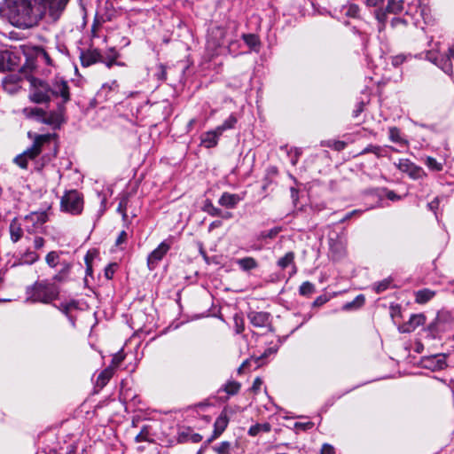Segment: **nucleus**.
<instances>
[{"label":"nucleus","mask_w":454,"mask_h":454,"mask_svg":"<svg viewBox=\"0 0 454 454\" xmlns=\"http://www.w3.org/2000/svg\"><path fill=\"white\" fill-rule=\"evenodd\" d=\"M343 11L345 12V14L347 16L356 18L358 15L359 7L355 4H349L348 5L343 6Z\"/></svg>","instance_id":"de8ad7c7"},{"label":"nucleus","mask_w":454,"mask_h":454,"mask_svg":"<svg viewBox=\"0 0 454 454\" xmlns=\"http://www.w3.org/2000/svg\"><path fill=\"white\" fill-rule=\"evenodd\" d=\"M364 301H365L364 296L363 294H359L355 298L354 301L345 303L343 305V309L350 310L353 309L360 308L361 306L364 305Z\"/></svg>","instance_id":"4c0bfd02"},{"label":"nucleus","mask_w":454,"mask_h":454,"mask_svg":"<svg viewBox=\"0 0 454 454\" xmlns=\"http://www.w3.org/2000/svg\"><path fill=\"white\" fill-rule=\"evenodd\" d=\"M61 210L71 215H80L83 209V197L76 190L65 192L60 200Z\"/></svg>","instance_id":"0eeeda50"},{"label":"nucleus","mask_w":454,"mask_h":454,"mask_svg":"<svg viewBox=\"0 0 454 454\" xmlns=\"http://www.w3.org/2000/svg\"><path fill=\"white\" fill-rule=\"evenodd\" d=\"M220 137L221 134L217 133L216 129L207 131L200 136V145L207 149L215 147Z\"/></svg>","instance_id":"6ab92c4d"},{"label":"nucleus","mask_w":454,"mask_h":454,"mask_svg":"<svg viewBox=\"0 0 454 454\" xmlns=\"http://www.w3.org/2000/svg\"><path fill=\"white\" fill-rule=\"evenodd\" d=\"M447 355L443 353L424 356L420 360L421 367L432 372L441 371L447 367Z\"/></svg>","instance_id":"f8f14e48"},{"label":"nucleus","mask_w":454,"mask_h":454,"mask_svg":"<svg viewBox=\"0 0 454 454\" xmlns=\"http://www.w3.org/2000/svg\"><path fill=\"white\" fill-rule=\"evenodd\" d=\"M410 176L414 179L423 178L427 176L422 168L413 165L409 170Z\"/></svg>","instance_id":"8fccbe9b"},{"label":"nucleus","mask_w":454,"mask_h":454,"mask_svg":"<svg viewBox=\"0 0 454 454\" xmlns=\"http://www.w3.org/2000/svg\"><path fill=\"white\" fill-rule=\"evenodd\" d=\"M282 231L281 227H273L268 231H262L257 235V240L274 239Z\"/></svg>","instance_id":"7c9ffc66"},{"label":"nucleus","mask_w":454,"mask_h":454,"mask_svg":"<svg viewBox=\"0 0 454 454\" xmlns=\"http://www.w3.org/2000/svg\"><path fill=\"white\" fill-rule=\"evenodd\" d=\"M240 387V383L234 380H229L223 385V390L229 395H234L239 393Z\"/></svg>","instance_id":"f704fd0d"},{"label":"nucleus","mask_w":454,"mask_h":454,"mask_svg":"<svg viewBox=\"0 0 454 454\" xmlns=\"http://www.w3.org/2000/svg\"><path fill=\"white\" fill-rule=\"evenodd\" d=\"M80 59L82 66L86 67L98 62H104V56L96 49L81 51Z\"/></svg>","instance_id":"4468645a"},{"label":"nucleus","mask_w":454,"mask_h":454,"mask_svg":"<svg viewBox=\"0 0 454 454\" xmlns=\"http://www.w3.org/2000/svg\"><path fill=\"white\" fill-rule=\"evenodd\" d=\"M392 284V279L390 278H385L381 281H379L373 285V289L377 294H381L384 291L390 288Z\"/></svg>","instance_id":"a19ab883"},{"label":"nucleus","mask_w":454,"mask_h":454,"mask_svg":"<svg viewBox=\"0 0 454 454\" xmlns=\"http://www.w3.org/2000/svg\"><path fill=\"white\" fill-rule=\"evenodd\" d=\"M428 59L439 67L445 74H452L451 58L449 52L445 55H439L434 59H432L431 57H428Z\"/></svg>","instance_id":"4be33fe9"},{"label":"nucleus","mask_w":454,"mask_h":454,"mask_svg":"<svg viewBox=\"0 0 454 454\" xmlns=\"http://www.w3.org/2000/svg\"><path fill=\"white\" fill-rule=\"evenodd\" d=\"M247 317L254 327H265L270 322V314L265 311H250Z\"/></svg>","instance_id":"f3484780"},{"label":"nucleus","mask_w":454,"mask_h":454,"mask_svg":"<svg viewBox=\"0 0 454 454\" xmlns=\"http://www.w3.org/2000/svg\"><path fill=\"white\" fill-rule=\"evenodd\" d=\"M79 303L75 300H72L70 301L62 302L59 309L62 313H64L66 316H68L69 312L73 309H78Z\"/></svg>","instance_id":"37998d69"},{"label":"nucleus","mask_w":454,"mask_h":454,"mask_svg":"<svg viewBox=\"0 0 454 454\" xmlns=\"http://www.w3.org/2000/svg\"><path fill=\"white\" fill-rule=\"evenodd\" d=\"M240 38L244 43L249 48L250 51L259 52L261 47V41L257 35L249 33L240 35Z\"/></svg>","instance_id":"393cba45"},{"label":"nucleus","mask_w":454,"mask_h":454,"mask_svg":"<svg viewBox=\"0 0 454 454\" xmlns=\"http://www.w3.org/2000/svg\"><path fill=\"white\" fill-rule=\"evenodd\" d=\"M203 210L211 216L222 215V210L218 207H215L210 200L206 201Z\"/></svg>","instance_id":"49530a36"},{"label":"nucleus","mask_w":454,"mask_h":454,"mask_svg":"<svg viewBox=\"0 0 454 454\" xmlns=\"http://www.w3.org/2000/svg\"><path fill=\"white\" fill-rule=\"evenodd\" d=\"M45 262L51 268H55L57 265H60L59 253L56 251H51L45 257Z\"/></svg>","instance_id":"e433bc0d"},{"label":"nucleus","mask_w":454,"mask_h":454,"mask_svg":"<svg viewBox=\"0 0 454 454\" xmlns=\"http://www.w3.org/2000/svg\"><path fill=\"white\" fill-rule=\"evenodd\" d=\"M27 300L32 302L51 303L56 300L59 294V289L55 283L49 280L36 281L34 285L27 287Z\"/></svg>","instance_id":"39448f33"},{"label":"nucleus","mask_w":454,"mask_h":454,"mask_svg":"<svg viewBox=\"0 0 454 454\" xmlns=\"http://www.w3.org/2000/svg\"><path fill=\"white\" fill-rule=\"evenodd\" d=\"M172 245L170 239L163 240L153 251H152L147 257V266L150 270H154L158 263L168 252Z\"/></svg>","instance_id":"9d476101"},{"label":"nucleus","mask_w":454,"mask_h":454,"mask_svg":"<svg viewBox=\"0 0 454 454\" xmlns=\"http://www.w3.org/2000/svg\"><path fill=\"white\" fill-rule=\"evenodd\" d=\"M52 140L53 135L51 134L36 136L32 145L22 153L15 157V163L22 168H28L29 164H31L34 169L41 170L51 160V157L49 155H43L40 160H37V158L45 149L51 150V147H55ZM53 149V156L55 157L57 151L56 148Z\"/></svg>","instance_id":"f257e3e1"},{"label":"nucleus","mask_w":454,"mask_h":454,"mask_svg":"<svg viewBox=\"0 0 454 454\" xmlns=\"http://www.w3.org/2000/svg\"><path fill=\"white\" fill-rule=\"evenodd\" d=\"M127 205H128V198L124 196L120 200L119 205L117 207L118 213H120L122 215L123 219L127 218V213H126Z\"/></svg>","instance_id":"603ef678"},{"label":"nucleus","mask_w":454,"mask_h":454,"mask_svg":"<svg viewBox=\"0 0 454 454\" xmlns=\"http://www.w3.org/2000/svg\"><path fill=\"white\" fill-rule=\"evenodd\" d=\"M231 443L228 441H223L218 445L213 446V450L217 454H231Z\"/></svg>","instance_id":"79ce46f5"},{"label":"nucleus","mask_w":454,"mask_h":454,"mask_svg":"<svg viewBox=\"0 0 454 454\" xmlns=\"http://www.w3.org/2000/svg\"><path fill=\"white\" fill-rule=\"evenodd\" d=\"M426 317L423 314H413L410 319L398 326L400 333H408L413 332L417 327L425 324Z\"/></svg>","instance_id":"dca6fc26"},{"label":"nucleus","mask_w":454,"mask_h":454,"mask_svg":"<svg viewBox=\"0 0 454 454\" xmlns=\"http://www.w3.org/2000/svg\"><path fill=\"white\" fill-rule=\"evenodd\" d=\"M424 163L431 171L439 172L442 171L443 168V164L437 161L434 158L431 156L426 157V159L424 160Z\"/></svg>","instance_id":"c9c22d12"},{"label":"nucleus","mask_w":454,"mask_h":454,"mask_svg":"<svg viewBox=\"0 0 454 454\" xmlns=\"http://www.w3.org/2000/svg\"><path fill=\"white\" fill-rule=\"evenodd\" d=\"M385 151L386 149L380 145H369L363 151H361L359 154L363 155L366 153H373L377 157H382L386 155Z\"/></svg>","instance_id":"72a5a7b5"},{"label":"nucleus","mask_w":454,"mask_h":454,"mask_svg":"<svg viewBox=\"0 0 454 454\" xmlns=\"http://www.w3.org/2000/svg\"><path fill=\"white\" fill-rule=\"evenodd\" d=\"M403 2L402 0L395 1V0H388L387 6V12H392V13H398L402 12L403 6Z\"/></svg>","instance_id":"c03bdc74"},{"label":"nucleus","mask_w":454,"mask_h":454,"mask_svg":"<svg viewBox=\"0 0 454 454\" xmlns=\"http://www.w3.org/2000/svg\"><path fill=\"white\" fill-rule=\"evenodd\" d=\"M70 0H34L38 22L45 20L48 22L58 21L64 13Z\"/></svg>","instance_id":"20e7f679"},{"label":"nucleus","mask_w":454,"mask_h":454,"mask_svg":"<svg viewBox=\"0 0 454 454\" xmlns=\"http://www.w3.org/2000/svg\"><path fill=\"white\" fill-rule=\"evenodd\" d=\"M128 239V233L125 231H121L115 241V246L120 247L124 244Z\"/></svg>","instance_id":"e2e57ef3"},{"label":"nucleus","mask_w":454,"mask_h":454,"mask_svg":"<svg viewBox=\"0 0 454 454\" xmlns=\"http://www.w3.org/2000/svg\"><path fill=\"white\" fill-rule=\"evenodd\" d=\"M388 137L393 143L402 146L408 145V141L402 136L401 130L396 127H390L388 129Z\"/></svg>","instance_id":"cd10ccee"},{"label":"nucleus","mask_w":454,"mask_h":454,"mask_svg":"<svg viewBox=\"0 0 454 454\" xmlns=\"http://www.w3.org/2000/svg\"><path fill=\"white\" fill-rule=\"evenodd\" d=\"M1 12L17 27L29 28L38 24L34 0H5Z\"/></svg>","instance_id":"f03ea898"},{"label":"nucleus","mask_w":454,"mask_h":454,"mask_svg":"<svg viewBox=\"0 0 454 454\" xmlns=\"http://www.w3.org/2000/svg\"><path fill=\"white\" fill-rule=\"evenodd\" d=\"M314 291L315 286L309 281L303 282L299 288V294L302 296H309L313 294Z\"/></svg>","instance_id":"a18cd8bd"},{"label":"nucleus","mask_w":454,"mask_h":454,"mask_svg":"<svg viewBox=\"0 0 454 454\" xmlns=\"http://www.w3.org/2000/svg\"><path fill=\"white\" fill-rule=\"evenodd\" d=\"M428 12H429V9L427 7H426V6L420 7V14L426 23H430V21H431V17H430Z\"/></svg>","instance_id":"774afa93"},{"label":"nucleus","mask_w":454,"mask_h":454,"mask_svg":"<svg viewBox=\"0 0 454 454\" xmlns=\"http://www.w3.org/2000/svg\"><path fill=\"white\" fill-rule=\"evenodd\" d=\"M124 358H125V356L121 351L115 353L112 358V362L109 366H112L114 370L116 367H118L122 363Z\"/></svg>","instance_id":"864d4df0"},{"label":"nucleus","mask_w":454,"mask_h":454,"mask_svg":"<svg viewBox=\"0 0 454 454\" xmlns=\"http://www.w3.org/2000/svg\"><path fill=\"white\" fill-rule=\"evenodd\" d=\"M406 59V57L403 54L392 57L391 63L394 67H397L402 65Z\"/></svg>","instance_id":"680f3d73"},{"label":"nucleus","mask_w":454,"mask_h":454,"mask_svg":"<svg viewBox=\"0 0 454 454\" xmlns=\"http://www.w3.org/2000/svg\"><path fill=\"white\" fill-rule=\"evenodd\" d=\"M243 43L240 41V35H238V31L235 34H231L227 43L228 52L236 57L242 53Z\"/></svg>","instance_id":"412c9836"},{"label":"nucleus","mask_w":454,"mask_h":454,"mask_svg":"<svg viewBox=\"0 0 454 454\" xmlns=\"http://www.w3.org/2000/svg\"><path fill=\"white\" fill-rule=\"evenodd\" d=\"M313 427H314V423L311 422V421H308V422H296L294 424V427L296 429L302 430V431L309 430Z\"/></svg>","instance_id":"13d9d810"},{"label":"nucleus","mask_w":454,"mask_h":454,"mask_svg":"<svg viewBox=\"0 0 454 454\" xmlns=\"http://www.w3.org/2000/svg\"><path fill=\"white\" fill-rule=\"evenodd\" d=\"M73 264L67 261H61L59 270L53 276L54 283H65L69 280Z\"/></svg>","instance_id":"aec40b11"},{"label":"nucleus","mask_w":454,"mask_h":454,"mask_svg":"<svg viewBox=\"0 0 454 454\" xmlns=\"http://www.w3.org/2000/svg\"><path fill=\"white\" fill-rule=\"evenodd\" d=\"M271 430V426L270 423H257L255 425H253L249 430L248 434L250 436H256L261 432L268 433Z\"/></svg>","instance_id":"2f4dec72"},{"label":"nucleus","mask_w":454,"mask_h":454,"mask_svg":"<svg viewBox=\"0 0 454 454\" xmlns=\"http://www.w3.org/2000/svg\"><path fill=\"white\" fill-rule=\"evenodd\" d=\"M242 200L243 198L239 194L223 192L218 203L227 208H234Z\"/></svg>","instance_id":"5701e85b"},{"label":"nucleus","mask_w":454,"mask_h":454,"mask_svg":"<svg viewBox=\"0 0 454 454\" xmlns=\"http://www.w3.org/2000/svg\"><path fill=\"white\" fill-rule=\"evenodd\" d=\"M24 221L25 230L32 234L48 221V215L45 211L32 212L24 217Z\"/></svg>","instance_id":"9b49d317"},{"label":"nucleus","mask_w":454,"mask_h":454,"mask_svg":"<svg viewBox=\"0 0 454 454\" xmlns=\"http://www.w3.org/2000/svg\"><path fill=\"white\" fill-rule=\"evenodd\" d=\"M23 114L27 118H32L42 123L50 125L53 129L59 128L61 123L64 121V106L59 103L58 104V111L46 113L39 107H26L23 109Z\"/></svg>","instance_id":"423d86ee"},{"label":"nucleus","mask_w":454,"mask_h":454,"mask_svg":"<svg viewBox=\"0 0 454 454\" xmlns=\"http://www.w3.org/2000/svg\"><path fill=\"white\" fill-rule=\"evenodd\" d=\"M50 96L51 99L61 98V106L69 101L70 94L67 82L60 78L53 80L50 84Z\"/></svg>","instance_id":"1a4fd4ad"},{"label":"nucleus","mask_w":454,"mask_h":454,"mask_svg":"<svg viewBox=\"0 0 454 454\" xmlns=\"http://www.w3.org/2000/svg\"><path fill=\"white\" fill-rule=\"evenodd\" d=\"M233 320H234V324H235L236 333L237 334L241 333L245 329L243 318L238 315H235L233 317Z\"/></svg>","instance_id":"6e6d98bb"},{"label":"nucleus","mask_w":454,"mask_h":454,"mask_svg":"<svg viewBox=\"0 0 454 454\" xmlns=\"http://www.w3.org/2000/svg\"><path fill=\"white\" fill-rule=\"evenodd\" d=\"M10 238L13 243H17L23 236V230L21 224L15 217L11 221L10 227Z\"/></svg>","instance_id":"a878e982"},{"label":"nucleus","mask_w":454,"mask_h":454,"mask_svg":"<svg viewBox=\"0 0 454 454\" xmlns=\"http://www.w3.org/2000/svg\"><path fill=\"white\" fill-rule=\"evenodd\" d=\"M114 370L112 366H108L105 370H103L98 376L96 384L98 387H105L110 379L113 377Z\"/></svg>","instance_id":"c85d7f7f"},{"label":"nucleus","mask_w":454,"mask_h":454,"mask_svg":"<svg viewBox=\"0 0 454 454\" xmlns=\"http://www.w3.org/2000/svg\"><path fill=\"white\" fill-rule=\"evenodd\" d=\"M294 259H295L294 252L289 251V252L286 253L284 256L280 257L277 261V266L280 270H286V268L291 267L292 270L290 272V277H292L294 274H296V272H297V267L295 265Z\"/></svg>","instance_id":"a211bd4d"},{"label":"nucleus","mask_w":454,"mask_h":454,"mask_svg":"<svg viewBox=\"0 0 454 454\" xmlns=\"http://www.w3.org/2000/svg\"><path fill=\"white\" fill-rule=\"evenodd\" d=\"M154 76L159 82H164L167 79V71L166 67L163 64H159L157 66V71L154 74Z\"/></svg>","instance_id":"3c124183"},{"label":"nucleus","mask_w":454,"mask_h":454,"mask_svg":"<svg viewBox=\"0 0 454 454\" xmlns=\"http://www.w3.org/2000/svg\"><path fill=\"white\" fill-rule=\"evenodd\" d=\"M320 454H335V449L329 443H324L322 445Z\"/></svg>","instance_id":"69168bd1"},{"label":"nucleus","mask_w":454,"mask_h":454,"mask_svg":"<svg viewBox=\"0 0 454 454\" xmlns=\"http://www.w3.org/2000/svg\"><path fill=\"white\" fill-rule=\"evenodd\" d=\"M237 122H238V119L232 114L223 122V124H221L215 128L216 131L218 134H221V136H222L224 131L234 129Z\"/></svg>","instance_id":"c756f323"},{"label":"nucleus","mask_w":454,"mask_h":454,"mask_svg":"<svg viewBox=\"0 0 454 454\" xmlns=\"http://www.w3.org/2000/svg\"><path fill=\"white\" fill-rule=\"evenodd\" d=\"M31 86L32 89L29 94L31 101L43 104L51 100L50 96V83L37 78H33L31 80Z\"/></svg>","instance_id":"6e6552de"},{"label":"nucleus","mask_w":454,"mask_h":454,"mask_svg":"<svg viewBox=\"0 0 454 454\" xmlns=\"http://www.w3.org/2000/svg\"><path fill=\"white\" fill-rule=\"evenodd\" d=\"M149 436V427L144 426L139 434L135 437V441L136 442H148L150 441Z\"/></svg>","instance_id":"09e8293b"},{"label":"nucleus","mask_w":454,"mask_h":454,"mask_svg":"<svg viewBox=\"0 0 454 454\" xmlns=\"http://www.w3.org/2000/svg\"><path fill=\"white\" fill-rule=\"evenodd\" d=\"M239 25L235 22L229 23L226 27L214 26L207 33L206 51L210 59L219 54V50L228 43L231 34H235Z\"/></svg>","instance_id":"7ed1b4c3"},{"label":"nucleus","mask_w":454,"mask_h":454,"mask_svg":"<svg viewBox=\"0 0 454 454\" xmlns=\"http://www.w3.org/2000/svg\"><path fill=\"white\" fill-rule=\"evenodd\" d=\"M229 424V418L227 413L223 411L216 418L214 423V431L212 435L207 439V443H210L214 440L217 439L226 429Z\"/></svg>","instance_id":"2eb2a0df"},{"label":"nucleus","mask_w":454,"mask_h":454,"mask_svg":"<svg viewBox=\"0 0 454 454\" xmlns=\"http://www.w3.org/2000/svg\"><path fill=\"white\" fill-rule=\"evenodd\" d=\"M435 295V292L424 288L415 292V301L419 304H425L429 301Z\"/></svg>","instance_id":"bb28decb"},{"label":"nucleus","mask_w":454,"mask_h":454,"mask_svg":"<svg viewBox=\"0 0 454 454\" xmlns=\"http://www.w3.org/2000/svg\"><path fill=\"white\" fill-rule=\"evenodd\" d=\"M39 260V254L34 251H26L20 258L21 263L33 264Z\"/></svg>","instance_id":"ea45409f"},{"label":"nucleus","mask_w":454,"mask_h":454,"mask_svg":"<svg viewBox=\"0 0 454 454\" xmlns=\"http://www.w3.org/2000/svg\"><path fill=\"white\" fill-rule=\"evenodd\" d=\"M235 262L240 270L247 273L256 270L259 267L258 261L251 256L237 259Z\"/></svg>","instance_id":"b1692460"},{"label":"nucleus","mask_w":454,"mask_h":454,"mask_svg":"<svg viewBox=\"0 0 454 454\" xmlns=\"http://www.w3.org/2000/svg\"><path fill=\"white\" fill-rule=\"evenodd\" d=\"M330 248L333 252L338 253L341 255L344 253V247L340 242L334 241L333 239H329Z\"/></svg>","instance_id":"5fc2aeb1"},{"label":"nucleus","mask_w":454,"mask_h":454,"mask_svg":"<svg viewBox=\"0 0 454 454\" xmlns=\"http://www.w3.org/2000/svg\"><path fill=\"white\" fill-rule=\"evenodd\" d=\"M280 344H277L273 347H270L264 350V352L256 359L254 360V363L256 364V367H259L263 364L264 359H266L268 356L274 355L278 352V348Z\"/></svg>","instance_id":"473e14b6"},{"label":"nucleus","mask_w":454,"mask_h":454,"mask_svg":"<svg viewBox=\"0 0 454 454\" xmlns=\"http://www.w3.org/2000/svg\"><path fill=\"white\" fill-rule=\"evenodd\" d=\"M117 57H118L117 52H116L114 49H112V50L110 51V57H109V59H108L107 61H106V60L104 59V62H103V63H105V64L106 65V67H111L114 65V63H115V60H116Z\"/></svg>","instance_id":"0e129e2a"},{"label":"nucleus","mask_w":454,"mask_h":454,"mask_svg":"<svg viewBox=\"0 0 454 454\" xmlns=\"http://www.w3.org/2000/svg\"><path fill=\"white\" fill-rule=\"evenodd\" d=\"M364 301H365L364 296L363 294H359L355 298L354 301L345 303L343 305V309L350 310L353 309L360 308L361 306L364 305Z\"/></svg>","instance_id":"58836bf2"},{"label":"nucleus","mask_w":454,"mask_h":454,"mask_svg":"<svg viewBox=\"0 0 454 454\" xmlns=\"http://www.w3.org/2000/svg\"><path fill=\"white\" fill-rule=\"evenodd\" d=\"M329 146L332 147L333 149L340 152V151H342L343 149H345V147L347 146V143L344 141L336 140V141L332 142V144H329Z\"/></svg>","instance_id":"052dcab7"},{"label":"nucleus","mask_w":454,"mask_h":454,"mask_svg":"<svg viewBox=\"0 0 454 454\" xmlns=\"http://www.w3.org/2000/svg\"><path fill=\"white\" fill-rule=\"evenodd\" d=\"M413 165L409 160H399L397 166L403 171H409Z\"/></svg>","instance_id":"bf43d9fd"},{"label":"nucleus","mask_w":454,"mask_h":454,"mask_svg":"<svg viewBox=\"0 0 454 454\" xmlns=\"http://www.w3.org/2000/svg\"><path fill=\"white\" fill-rule=\"evenodd\" d=\"M262 385V380L261 378L257 377L251 387V391H253L254 394L258 393V391L261 389V387Z\"/></svg>","instance_id":"338daca9"},{"label":"nucleus","mask_w":454,"mask_h":454,"mask_svg":"<svg viewBox=\"0 0 454 454\" xmlns=\"http://www.w3.org/2000/svg\"><path fill=\"white\" fill-rule=\"evenodd\" d=\"M18 67V57L11 51H0V72L14 70Z\"/></svg>","instance_id":"ddd939ff"},{"label":"nucleus","mask_w":454,"mask_h":454,"mask_svg":"<svg viewBox=\"0 0 454 454\" xmlns=\"http://www.w3.org/2000/svg\"><path fill=\"white\" fill-rule=\"evenodd\" d=\"M116 267H117V263H110L105 268L104 275L106 279L113 278Z\"/></svg>","instance_id":"4d7b16f0"}]
</instances>
